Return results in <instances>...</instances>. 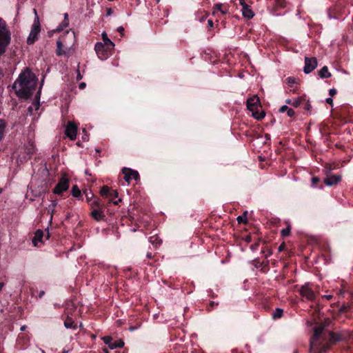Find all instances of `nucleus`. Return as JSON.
I'll return each mask as SVG.
<instances>
[{
    "label": "nucleus",
    "mask_w": 353,
    "mask_h": 353,
    "mask_svg": "<svg viewBox=\"0 0 353 353\" xmlns=\"http://www.w3.org/2000/svg\"><path fill=\"white\" fill-rule=\"evenodd\" d=\"M339 334L327 332L324 325L316 326L310 339L311 353H325L333 342L342 340Z\"/></svg>",
    "instance_id": "f257e3e1"
},
{
    "label": "nucleus",
    "mask_w": 353,
    "mask_h": 353,
    "mask_svg": "<svg viewBox=\"0 0 353 353\" xmlns=\"http://www.w3.org/2000/svg\"><path fill=\"white\" fill-rule=\"evenodd\" d=\"M36 83V77L27 68L19 74L18 79L14 81L13 89L19 97L28 99L32 94Z\"/></svg>",
    "instance_id": "f03ea898"
},
{
    "label": "nucleus",
    "mask_w": 353,
    "mask_h": 353,
    "mask_svg": "<svg viewBox=\"0 0 353 353\" xmlns=\"http://www.w3.org/2000/svg\"><path fill=\"white\" fill-rule=\"evenodd\" d=\"M11 40V34L7 28L5 21L0 18V56L2 55L10 44Z\"/></svg>",
    "instance_id": "7ed1b4c3"
},
{
    "label": "nucleus",
    "mask_w": 353,
    "mask_h": 353,
    "mask_svg": "<svg viewBox=\"0 0 353 353\" xmlns=\"http://www.w3.org/2000/svg\"><path fill=\"white\" fill-rule=\"evenodd\" d=\"M247 108L252 112L253 117L259 120L265 117V112L261 110L259 98L254 95L247 100Z\"/></svg>",
    "instance_id": "20e7f679"
},
{
    "label": "nucleus",
    "mask_w": 353,
    "mask_h": 353,
    "mask_svg": "<svg viewBox=\"0 0 353 353\" xmlns=\"http://www.w3.org/2000/svg\"><path fill=\"white\" fill-rule=\"evenodd\" d=\"M75 43L74 32L70 30H67L63 35H61L57 41V44L59 45V49L61 47H65L66 50H73V46Z\"/></svg>",
    "instance_id": "39448f33"
},
{
    "label": "nucleus",
    "mask_w": 353,
    "mask_h": 353,
    "mask_svg": "<svg viewBox=\"0 0 353 353\" xmlns=\"http://www.w3.org/2000/svg\"><path fill=\"white\" fill-rule=\"evenodd\" d=\"M299 294L307 301H314L316 296V292L312 288V285L310 283L302 285L299 290Z\"/></svg>",
    "instance_id": "423d86ee"
},
{
    "label": "nucleus",
    "mask_w": 353,
    "mask_h": 353,
    "mask_svg": "<svg viewBox=\"0 0 353 353\" xmlns=\"http://www.w3.org/2000/svg\"><path fill=\"white\" fill-rule=\"evenodd\" d=\"M41 31V26L38 17H37L34 21L30 32L27 38V43L30 45L34 43L37 39Z\"/></svg>",
    "instance_id": "0eeeda50"
},
{
    "label": "nucleus",
    "mask_w": 353,
    "mask_h": 353,
    "mask_svg": "<svg viewBox=\"0 0 353 353\" xmlns=\"http://www.w3.org/2000/svg\"><path fill=\"white\" fill-rule=\"evenodd\" d=\"M69 188V180L68 178L63 176L59 183L56 185L53 192L56 194H61L63 192L66 191Z\"/></svg>",
    "instance_id": "6e6552de"
},
{
    "label": "nucleus",
    "mask_w": 353,
    "mask_h": 353,
    "mask_svg": "<svg viewBox=\"0 0 353 353\" xmlns=\"http://www.w3.org/2000/svg\"><path fill=\"white\" fill-rule=\"evenodd\" d=\"M77 125L71 121H69L65 126V135L70 139V140L74 141L77 138Z\"/></svg>",
    "instance_id": "1a4fd4ad"
},
{
    "label": "nucleus",
    "mask_w": 353,
    "mask_h": 353,
    "mask_svg": "<svg viewBox=\"0 0 353 353\" xmlns=\"http://www.w3.org/2000/svg\"><path fill=\"white\" fill-rule=\"evenodd\" d=\"M317 66V60L315 57H305V66L303 72L305 74H309L312 72Z\"/></svg>",
    "instance_id": "9d476101"
},
{
    "label": "nucleus",
    "mask_w": 353,
    "mask_h": 353,
    "mask_svg": "<svg viewBox=\"0 0 353 353\" xmlns=\"http://www.w3.org/2000/svg\"><path fill=\"white\" fill-rule=\"evenodd\" d=\"M122 172L124 174L125 181L128 183H129L132 179L137 180L139 177L138 172L132 170L130 168H123Z\"/></svg>",
    "instance_id": "9b49d317"
},
{
    "label": "nucleus",
    "mask_w": 353,
    "mask_h": 353,
    "mask_svg": "<svg viewBox=\"0 0 353 353\" xmlns=\"http://www.w3.org/2000/svg\"><path fill=\"white\" fill-rule=\"evenodd\" d=\"M105 47L103 43L98 42L95 44V51L101 59H105L108 57Z\"/></svg>",
    "instance_id": "f8f14e48"
},
{
    "label": "nucleus",
    "mask_w": 353,
    "mask_h": 353,
    "mask_svg": "<svg viewBox=\"0 0 353 353\" xmlns=\"http://www.w3.org/2000/svg\"><path fill=\"white\" fill-rule=\"evenodd\" d=\"M341 176L340 175H330L324 179V183L327 186H332L337 184L341 181Z\"/></svg>",
    "instance_id": "ddd939ff"
},
{
    "label": "nucleus",
    "mask_w": 353,
    "mask_h": 353,
    "mask_svg": "<svg viewBox=\"0 0 353 353\" xmlns=\"http://www.w3.org/2000/svg\"><path fill=\"white\" fill-rule=\"evenodd\" d=\"M90 215L97 221H99L105 217L103 211L99 208H94L90 212Z\"/></svg>",
    "instance_id": "4468645a"
},
{
    "label": "nucleus",
    "mask_w": 353,
    "mask_h": 353,
    "mask_svg": "<svg viewBox=\"0 0 353 353\" xmlns=\"http://www.w3.org/2000/svg\"><path fill=\"white\" fill-rule=\"evenodd\" d=\"M43 236V232L41 230H37L34 233L32 239V243L34 246H37L38 243L42 241Z\"/></svg>",
    "instance_id": "2eb2a0df"
},
{
    "label": "nucleus",
    "mask_w": 353,
    "mask_h": 353,
    "mask_svg": "<svg viewBox=\"0 0 353 353\" xmlns=\"http://www.w3.org/2000/svg\"><path fill=\"white\" fill-rule=\"evenodd\" d=\"M73 50H66L65 47H61V49L59 48V45L57 44L56 54L57 56H67L69 57Z\"/></svg>",
    "instance_id": "dca6fc26"
},
{
    "label": "nucleus",
    "mask_w": 353,
    "mask_h": 353,
    "mask_svg": "<svg viewBox=\"0 0 353 353\" xmlns=\"http://www.w3.org/2000/svg\"><path fill=\"white\" fill-rule=\"evenodd\" d=\"M242 14L244 17L252 19L254 14L248 5L242 7Z\"/></svg>",
    "instance_id": "f3484780"
},
{
    "label": "nucleus",
    "mask_w": 353,
    "mask_h": 353,
    "mask_svg": "<svg viewBox=\"0 0 353 353\" xmlns=\"http://www.w3.org/2000/svg\"><path fill=\"white\" fill-rule=\"evenodd\" d=\"M103 342L108 345L109 347L111 350L117 348L116 342H112V339L110 336H105L103 337Z\"/></svg>",
    "instance_id": "a211bd4d"
},
{
    "label": "nucleus",
    "mask_w": 353,
    "mask_h": 353,
    "mask_svg": "<svg viewBox=\"0 0 353 353\" xmlns=\"http://www.w3.org/2000/svg\"><path fill=\"white\" fill-rule=\"evenodd\" d=\"M101 37H102V39L103 41V44L105 46H106L107 48H113L114 44V43L108 39V35L105 32H103L102 34H101Z\"/></svg>",
    "instance_id": "6ab92c4d"
},
{
    "label": "nucleus",
    "mask_w": 353,
    "mask_h": 353,
    "mask_svg": "<svg viewBox=\"0 0 353 353\" xmlns=\"http://www.w3.org/2000/svg\"><path fill=\"white\" fill-rule=\"evenodd\" d=\"M69 25V19L68 14L67 13L64 14V20L61 25H59L57 28L54 30L57 32L61 31L64 28H66Z\"/></svg>",
    "instance_id": "aec40b11"
},
{
    "label": "nucleus",
    "mask_w": 353,
    "mask_h": 353,
    "mask_svg": "<svg viewBox=\"0 0 353 353\" xmlns=\"http://www.w3.org/2000/svg\"><path fill=\"white\" fill-rule=\"evenodd\" d=\"M319 76L322 78H328L331 77V73L328 71V68L327 66H323L319 71Z\"/></svg>",
    "instance_id": "412c9836"
},
{
    "label": "nucleus",
    "mask_w": 353,
    "mask_h": 353,
    "mask_svg": "<svg viewBox=\"0 0 353 353\" xmlns=\"http://www.w3.org/2000/svg\"><path fill=\"white\" fill-rule=\"evenodd\" d=\"M71 194L75 198H78V199L81 198V192L79 190V188H78V186L76 185L72 186V190H71Z\"/></svg>",
    "instance_id": "4be33fe9"
},
{
    "label": "nucleus",
    "mask_w": 353,
    "mask_h": 353,
    "mask_svg": "<svg viewBox=\"0 0 353 353\" xmlns=\"http://www.w3.org/2000/svg\"><path fill=\"white\" fill-rule=\"evenodd\" d=\"M58 203L57 200H52L51 201V203L48 207V212L51 214V219L52 218V215L54 212H55V208L57 205Z\"/></svg>",
    "instance_id": "5701e85b"
},
{
    "label": "nucleus",
    "mask_w": 353,
    "mask_h": 353,
    "mask_svg": "<svg viewBox=\"0 0 353 353\" xmlns=\"http://www.w3.org/2000/svg\"><path fill=\"white\" fill-rule=\"evenodd\" d=\"M6 128V123L4 120L0 119V141L3 139L5 130Z\"/></svg>",
    "instance_id": "b1692460"
},
{
    "label": "nucleus",
    "mask_w": 353,
    "mask_h": 353,
    "mask_svg": "<svg viewBox=\"0 0 353 353\" xmlns=\"http://www.w3.org/2000/svg\"><path fill=\"white\" fill-rule=\"evenodd\" d=\"M73 324H74V321H72V319L68 316L64 321V326L67 329H69V328L76 329V325H74Z\"/></svg>",
    "instance_id": "393cba45"
},
{
    "label": "nucleus",
    "mask_w": 353,
    "mask_h": 353,
    "mask_svg": "<svg viewBox=\"0 0 353 353\" xmlns=\"http://www.w3.org/2000/svg\"><path fill=\"white\" fill-rule=\"evenodd\" d=\"M247 211H245L242 215L239 216L236 219L239 223H246L248 222Z\"/></svg>",
    "instance_id": "a878e982"
},
{
    "label": "nucleus",
    "mask_w": 353,
    "mask_h": 353,
    "mask_svg": "<svg viewBox=\"0 0 353 353\" xmlns=\"http://www.w3.org/2000/svg\"><path fill=\"white\" fill-rule=\"evenodd\" d=\"M111 189L108 186H103L101 189V194L103 196H108V194H110Z\"/></svg>",
    "instance_id": "bb28decb"
},
{
    "label": "nucleus",
    "mask_w": 353,
    "mask_h": 353,
    "mask_svg": "<svg viewBox=\"0 0 353 353\" xmlns=\"http://www.w3.org/2000/svg\"><path fill=\"white\" fill-rule=\"evenodd\" d=\"M283 310L281 308H276L273 314V317L274 319L276 318H281L283 315Z\"/></svg>",
    "instance_id": "cd10ccee"
},
{
    "label": "nucleus",
    "mask_w": 353,
    "mask_h": 353,
    "mask_svg": "<svg viewBox=\"0 0 353 353\" xmlns=\"http://www.w3.org/2000/svg\"><path fill=\"white\" fill-rule=\"evenodd\" d=\"M222 5L221 3H217L214 5V8L217 10H219L222 14H226L228 12V9H222Z\"/></svg>",
    "instance_id": "c85d7f7f"
},
{
    "label": "nucleus",
    "mask_w": 353,
    "mask_h": 353,
    "mask_svg": "<svg viewBox=\"0 0 353 353\" xmlns=\"http://www.w3.org/2000/svg\"><path fill=\"white\" fill-rule=\"evenodd\" d=\"M286 81H287V83L290 86H292L294 84H295L296 83V79L292 77H288Z\"/></svg>",
    "instance_id": "c756f323"
},
{
    "label": "nucleus",
    "mask_w": 353,
    "mask_h": 353,
    "mask_svg": "<svg viewBox=\"0 0 353 353\" xmlns=\"http://www.w3.org/2000/svg\"><path fill=\"white\" fill-rule=\"evenodd\" d=\"M83 193L85 194V197H86V199L88 201H90L91 199H92L93 197V194L90 191L88 192L87 190H84L83 191Z\"/></svg>",
    "instance_id": "7c9ffc66"
},
{
    "label": "nucleus",
    "mask_w": 353,
    "mask_h": 353,
    "mask_svg": "<svg viewBox=\"0 0 353 353\" xmlns=\"http://www.w3.org/2000/svg\"><path fill=\"white\" fill-rule=\"evenodd\" d=\"M118 196V192L115 190H111L110 192V194H108V197H110V199L117 198Z\"/></svg>",
    "instance_id": "2f4dec72"
},
{
    "label": "nucleus",
    "mask_w": 353,
    "mask_h": 353,
    "mask_svg": "<svg viewBox=\"0 0 353 353\" xmlns=\"http://www.w3.org/2000/svg\"><path fill=\"white\" fill-rule=\"evenodd\" d=\"M290 232V227H288L287 228L283 229L281 230V235L283 236H284V237L289 236Z\"/></svg>",
    "instance_id": "473e14b6"
},
{
    "label": "nucleus",
    "mask_w": 353,
    "mask_h": 353,
    "mask_svg": "<svg viewBox=\"0 0 353 353\" xmlns=\"http://www.w3.org/2000/svg\"><path fill=\"white\" fill-rule=\"evenodd\" d=\"M150 241L152 243V244H160L161 243V240L158 239L157 237H155V236H152L150 238Z\"/></svg>",
    "instance_id": "72a5a7b5"
},
{
    "label": "nucleus",
    "mask_w": 353,
    "mask_h": 353,
    "mask_svg": "<svg viewBox=\"0 0 353 353\" xmlns=\"http://www.w3.org/2000/svg\"><path fill=\"white\" fill-rule=\"evenodd\" d=\"M32 105H33V106H30V107L28 108V111H29L30 112H32V110H33V107L34 108V109H35V110H37V109L39 108V101H37V102L34 103L32 104Z\"/></svg>",
    "instance_id": "f704fd0d"
},
{
    "label": "nucleus",
    "mask_w": 353,
    "mask_h": 353,
    "mask_svg": "<svg viewBox=\"0 0 353 353\" xmlns=\"http://www.w3.org/2000/svg\"><path fill=\"white\" fill-rule=\"evenodd\" d=\"M292 105L296 108L300 105L301 104V99H296L292 102Z\"/></svg>",
    "instance_id": "c9c22d12"
},
{
    "label": "nucleus",
    "mask_w": 353,
    "mask_h": 353,
    "mask_svg": "<svg viewBox=\"0 0 353 353\" xmlns=\"http://www.w3.org/2000/svg\"><path fill=\"white\" fill-rule=\"evenodd\" d=\"M294 111L292 108H289L287 110V114L289 117H292L294 115Z\"/></svg>",
    "instance_id": "e433bc0d"
},
{
    "label": "nucleus",
    "mask_w": 353,
    "mask_h": 353,
    "mask_svg": "<svg viewBox=\"0 0 353 353\" xmlns=\"http://www.w3.org/2000/svg\"><path fill=\"white\" fill-rule=\"evenodd\" d=\"M288 109H289V108L288 107V105H283V106H281V107L280 108V109H279V112H280L281 113H283V112H285V111L287 112V110H288Z\"/></svg>",
    "instance_id": "4c0bfd02"
},
{
    "label": "nucleus",
    "mask_w": 353,
    "mask_h": 353,
    "mask_svg": "<svg viewBox=\"0 0 353 353\" xmlns=\"http://www.w3.org/2000/svg\"><path fill=\"white\" fill-rule=\"evenodd\" d=\"M117 347H122L124 345V342L120 340L118 342H116Z\"/></svg>",
    "instance_id": "58836bf2"
},
{
    "label": "nucleus",
    "mask_w": 353,
    "mask_h": 353,
    "mask_svg": "<svg viewBox=\"0 0 353 353\" xmlns=\"http://www.w3.org/2000/svg\"><path fill=\"white\" fill-rule=\"evenodd\" d=\"M77 80L79 81V80H81L82 79V75L81 74L80 71H79V69L77 70Z\"/></svg>",
    "instance_id": "ea45409f"
},
{
    "label": "nucleus",
    "mask_w": 353,
    "mask_h": 353,
    "mask_svg": "<svg viewBox=\"0 0 353 353\" xmlns=\"http://www.w3.org/2000/svg\"><path fill=\"white\" fill-rule=\"evenodd\" d=\"M121 201V199H119L117 200L114 201L113 199H110V202H112L114 205H118Z\"/></svg>",
    "instance_id": "a19ab883"
},
{
    "label": "nucleus",
    "mask_w": 353,
    "mask_h": 353,
    "mask_svg": "<svg viewBox=\"0 0 353 353\" xmlns=\"http://www.w3.org/2000/svg\"><path fill=\"white\" fill-rule=\"evenodd\" d=\"M319 179L318 177H313L312 179V184L314 185H315L318 182H319Z\"/></svg>",
    "instance_id": "79ce46f5"
},
{
    "label": "nucleus",
    "mask_w": 353,
    "mask_h": 353,
    "mask_svg": "<svg viewBox=\"0 0 353 353\" xmlns=\"http://www.w3.org/2000/svg\"><path fill=\"white\" fill-rule=\"evenodd\" d=\"M336 93V89H334V88H332V89H330V91H329V94H330V95H331V96H334Z\"/></svg>",
    "instance_id": "37998d69"
},
{
    "label": "nucleus",
    "mask_w": 353,
    "mask_h": 353,
    "mask_svg": "<svg viewBox=\"0 0 353 353\" xmlns=\"http://www.w3.org/2000/svg\"><path fill=\"white\" fill-rule=\"evenodd\" d=\"M94 205H97V206H99V205H100V203H99V201H98V200H94V201L91 203V205H92V208L94 207Z\"/></svg>",
    "instance_id": "c03bdc74"
},
{
    "label": "nucleus",
    "mask_w": 353,
    "mask_h": 353,
    "mask_svg": "<svg viewBox=\"0 0 353 353\" xmlns=\"http://www.w3.org/2000/svg\"><path fill=\"white\" fill-rule=\"evenodd\" d=\"M83 132L84 133H86V130L85 129L83 130ZM83 140L84 141H87L88 140V135L86 134H85V135L83 137Z\"/></svg>",
    "instance_id": "a18cd8bd"
},
{
    "label": "nucleus",
    "mask_w": 353,
    "mask_h": 353,
    "mask_svg": "<svg viewBox=\"0 0 353 353\" xmlns=\"http://www.w3.org/2000/svg\"><path fill=\"white\" fill-rule=\"evenodd\" d=\"M326 102H327V103L330 104V105H332V103H333V100H332V98H330V97H329V98H327V99H326Z\"/></svg>",
    "instance_id": "49530a36"
},
{
    "label": "nucleus",
    "mask_w": 353,
    "mask_h": 353,
    "mask_svg": "<svg viewBox=\"0 0 353 353\" xmlns=\"http://www.w3.org/2000/svg\"><path fill=\"white\" fill-rule=\"evenodd\" d=\"M239 1L240 5H241L242 7H243V6H246V5H247V4H246V3H245V0H239Z\"/></svg>",
    "instance_id": "de8ad7c7"
},
{
    "label": "nucleus",
    "mask_w": 353,
    "mask_h": 353,
    "mask_svg": "<svg viewBox=\"0 0 353 353\" xmlns=\"http://www.w3.org/2000/svg\"><path fill=\"white\" fill-rule=\"evenodd\" d=\"M208 27L210 28L213 27V21L212 20H208Z\"/></svg>",
    "instance_id": "09e8293b"
},
{
    "label": "nucleus",
    "mask_w": 353,
    "mask_h": 353,
    "mask_svg": "<svg viewBox=\"0 0 353 353\" xmlns=\"http://www.w3.org/2000/svg\"><path fill=\"white\" fill-rule=\"evenodd\" d=\"M85 83L82 82L79 84V88L82 90L85 87Z\"/></svg>",
    "instance_id": "8fccbe9b"
},
{
    "label": "nucleus",
    "mask_w": 353,
    "mask_h": 353,
    "mask_svg": "<svg viewBox=\"0 0 353 353\" xmlns=\"http://www.w3.org/2000/svg\"><path fill=\"white\" fill-rule=\"evenodd\" d=\"M112 12H113V11H112V8H108L107 10V15L110 16L112 14Z\"/></svg>",
    "instance_id": "3c124183"
},
{
    "label": "nucleus",
    "mask_w": 353,
    "mask_h": 353,
    "mask_svg": "<svg viewBox=\"0 0 353 353\" xmlns=\"http://www.w3.org/2000/svg\"><path fill=\"white\" fill-rule=\"evenodd\" d=\"M117 30L119 32H123L124 31V28L122 27V26H120L117 28Z\"/></svg>",
    "instance_id": "603ef678"
},
{
    "label": "nucleus",
    "mask_w": 353,
    "mask_h": 353,
    "mask_svg": "<svg viewBox=\"0 0 353 353\" xmlns=\"http://www.w3.org/2000/svg\"><path fill=\"white\" fill-rule=\"evenodd\" d=\"M323 297H325V299L330 300V299H331L332 298V295H330V294L325 295V296H323Z\"/></svg>",
    "instance_id": "864d4df0"
},
{
    "label": "nucleus",
    "mask_w": 353,
    "mask_h": 353,
    "mask_svg": "<svg viewBox=\"0 0 353 353\" xmlns=\"http://www.w3.org/2000/svg\"><path fill=\"white\" fill-rule=\"evenodd\" d=\"M26 329V325H23V326H21L20 330H21V331H25Z\"/></svg>",
    "instance_id": "5fc2aeb1"
},
{
    "label": "nucleus",
    "mask_w": 353,
    "mask_h": 353,
    "mask_svg": "<svg viewBox=\"0 0 353 353\" xmlns=\"http://www.w3.org/2000/svg\"><path fill=\"white\" fill-rule=\"evenodd\" d=\"M283 245H281L279 247V251H281V250H283Z\"/></svg>",
    "instance_id": "6e6d98bb"
},
{
    "label": "nucleus",
    "mask_w": 353,
    "mask_h": 353,
    "mask_svg": "<svg viewBox=\"0 0 353 353\" xmlns=\"http://www.w3.org/2000/svg\"><path fill=\"white\" fill-rule=\"evenodd\" d=\"M102 353H110L107 349H104L102 352Z\"/></svg>",
    "instance_id": "4d7b16f0"
},
{
    "label": "nucleus",
    "mask_w": 353,
    "mask_h": 353,
    "mask_svg": "<svg viewBox=\"0 0 353 353\" xmlns=\"http://www.w3.org/2000/svg\"><path fill=\"white\" fill-rule=\"evenodd\" d=\"M286 103H289V104L292 103H291L290 99H288V100L286 101Z\"/></svg>",
    "instance_id": "13d9d810"
},
{
    "label": "nucleus",
    "mask_w": 353,
    "mask_h": 353,
    "mask_svg": "<svg viewBox=\"0 0 353 353\" xmlns=\"http://www.w3.org/2000/svg\"><path fill=\"white\" fill-rule=\"evenodd\" d=\"M130 330L131 331H132V330H134V328H133V327H130Z\"/></svg>",
    "instance_id": "bf43d9fd"
},
{
    "label": "nucleus",
    "mask_w": 353,
    "mask_h": 353,
    "mask_svg": "<svg viewBox=\"0 0 353 353\" xmlns=\"http://www.w3.org/2000/svg\"><path fill=\"white\" fill-rule=\"evenodd\" d=\"M148 256L149 258H150V257H151V254H148Z\"/></svg>",
    "instance_id": "052dcab7"
},
{
    "label": "nucleus",
    "mask_w": 353,
    "mask_h": 353,
    "mask_svg": "<svg viewBox=\"0 0 353 353\" xmlns=\"http://www.w3.org/2000/svg\"><path fill=\"white\" fill-rule=\"evenodd\" d=\"M293 353H298V352L296 350H295Z\"/></svg>",
    "instance_id": "680f3d73"
},
{
    "label": "nucleus",
    "mask_w": 353,
    "mask_h": 353,
    "mask_svg": "<svg viewBox=\"0 0 353 353\" xmlns=\"http://www.w3.org/2000/svg\"><path fill=\"white\" fill-rule=\"evenodd\" d=\"M156 1H157V3H159V2L160 1V0H156Z\"/></svg>",
    "instance_id": "e2e57ef3"
},
{
    "label": "nucleus",
    "mask_w": 353,
    "mask_h": 353,
    "mask_svg": "<svg viewBox=\"0 0 353 353\" xmlns=\"http://www.w3.org/2000/svg\"><path fill=\"white\" fill-rule=\"evenodd\" d=\"M2 192V189H0V194Z\"/></svg>",
    "instance_id": "0e129e2a"
}]
</instances>
